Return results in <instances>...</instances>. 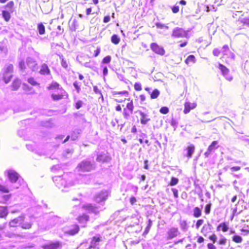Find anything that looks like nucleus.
Instances as JSON below:
<instances>
[{"label":"nucleus","instance_id":"obj_1","mask_svg":"<svg viewBox=\"0 0 249 249\" xmlns=\"http://www.w3.org/2000/svg\"><path fill=\"white\" fill-rule=\"evenodd\" d=\"M56 186L63 191H67V189L74 185V183L70 180L66 175L63 177L56 176L53 178Z\"/></svg>","mask_w":249,"mask_h":249},{"label":"nucleus","instance_id":"obj_2","mask_svg":"<svg viewBox=\"0 0 249 249\" xmlns=\"http://www.w3.org/2000/svg\"><path fill=\"white\" fill-rule=\"evenodd\" d=\"M94 168L93 165L90 161L83 160L78 165L77 169L78 171L89 172L94 169Z\"/></svg>","mask_w":249,"mask_h":249},{"label":"nucleus","instance_id":"obj_3","mask_svg":"<svg viewBox=\"0 0 249 249\" xmlns=\"http://www.w3.org/2000/svg\"><path fill=\"white\" fill-rule=\"evenodd\" d=\"M13 70V66L11 64L7 66L5 69L3 70L2 74V77L6 84L9 82L12 77V72Z\"/></svg>","mask_w":249,"mask_h":249},{"label":"nucleus","instance_id":"obj_4","mask_svg":"<svg viewBox=\"0 0 249 249\" xmlns=\"http://www.w3.org/2000/svg\"><path fill=\"white\" fill-rule=\"evenodd\" d=\"M186 36V32L183 29L178 27L174 29L172 34V36L176 38L184 37Z\"/></svg>","mask_w":249,"mask_h":249},{"label":"nucleus","instance_id":"obj_5","mask_svg":"<svg viewBox=\"0 0 249 249\" xmlns=\"http://www.w3.org/2000/svg\"><path fill=\"white\" fill-rule=\"evenodd\" d=\"M108 194L107 191H102L95 195L94 197L95 201L97 203H100L106 200L107 199Z\"/></svg>","mask_w":249,"mask_h":249},{"label":"nucleus","instance_id":"obj_6","mask_svg":"<svg viewBox=\"0 0 249 249\" xmlns=\"http://www.w3.org/2000/svg\"><path fill=\"white\" fill-rule=\"evenodd\" d=\"M218 69L221 71L223 75L229 81L232 79V77L230 74V71L225 66L219 64Z\"/></svg>","mask_w":249,"mask_h":249},{"label":"nucleus","instance_id":"obj_7","mask_svg":"<svg viewBox=\"0 0 249 249\" xmlns=\"http://www.w3.org/2000/svg\"><path fill=\"white\" fill-rule=\"evenodd\" d=\"M24 215H20L13 220H11L9 223V225L11 227H16L21 225L24 220Z\"/></svg>","mask_w":249,"mask_h":249},{"label":"nucleus","instance_id":"obj_8","mask_svg":"<svg viewBox=\"0 0 249 249\" xmlns=\"http://www.w3.org/2000/svg\"><path fill=\"white\" fill-rule=\"evenodd\" d=\"M7 176L11 183H16L19 177V175L13 170L7 171Z\"/></svg>","mask_w":249,"mask_h":249},{"label":"nucleus","instance_id":"obj_9","mask_svg":"<svg viewBox=\"0 0 249 249\" xmlns=\"http://www.w3.org/2000/svg\"><path fill=\"white\" fill-rule=\"evenodd\" d=\"M180 232L178 228L172 227L167 232L168 240H171L177 237Z\"/></svg>","mask_w":249,"mask_h":249},{"label":"nucleus","instance_id":"obj_10","mask_svg":"<svg viewBox=\"0 0 249 249\" xmlns=\"http://www.w3.org/2000/svg\"><path fill=\"white\" fill-rule=\"evenodd\" d=\"M150 48L153 52L158 54L163 55L165 53V51L163 48L159 46L156 43H152L150 45Z\"/></svg>","mask_w":249,"mask_h":249},{"label":"nucleus","instance_id":"obj_11","mask_svg":"<svg viewBox=\"0 0 249 249\" xmlns=\"http://www.w3.org/2000/svg\"><path fill=\"white\" fill-rule=\"evenodd\" d=\"M26 65L32 71H35L37 69L36 62L32 58L28 57L26 60Z\"/></svg>","mask_w":249,"mask_h":249},{"label":"nucleus","instance_id":"obj_12","mask_svg":"<svg viewBox=\"0 0 249 249\" xmlns=\"http://www.w3.org/2000/svg\"><path fill=\"white\" fill-rule=\"evenodd\" d=\"M136 113H139L141 116V123L142 124H146L149 121H150V118L148 114L145 113L141 110H138Z\"/></svg>","mask_w":249,"mask_h":249},{"label":"nucleus","instance_id":"obj_13","mask_svg":"<svg viewBox=\"0 0 249 249\" xmlns=\"http://www.w3.org/2000/svg\"><path fill=\"white\" fill-rule=\"evenodd\" d=\"M101 237L100 234H97L92 237L90 242L89 249L96 248L99 245V242L101 241Z\"/></svg>","mask_w":249,"mask_h":249},{"label":"nucleus","instance_id":"obj_14","mask_svg":"<svg viewBox=\"0 0 249 249\" xmlns=\"http://www.w3.org/2000/svg\"><path fill=\"white\" fill-rule=\"evenodd\" d=\"M221 52L224 55H226L228 57L233 59L234 58V54L229 50V48L227 45L223 46Z\"/></svg>","mask_w":249,"mask_h":249},{"label":"nucleus","instance_id":"obj_15","mask_svg":"<svg viewBox=\"0 0 249 249\" xmlns=\"http://www.w3.org/2000/svg\"><path fill=\"white\" fill-rule=\"evenodd\" d=\"M196 106L197 105L196 103L186 102L184 104V109L183 110L184 113H188L191 109L195 108L196 107Z\"/></svg>","mask_w":249,"mask_h":249},{"label":"nucleus","instance_id":"obj_16","mask_svg":"<svg viewBox=\"0 0 249 249\" xmlns=\"http://www.w3.org/2000/svg\"><path fill=\"white\" fill-rule=\"evenodd\" d=\"M83 208L89 213H94L96 214L99 213L98 209L90 204L84 205Z\"/></svg>","mask_w":249,"mask_h":249},{"label":"nucleus","instance_id":"obj_17","mask_svg":"<svg viewBox=\"0 0 249 249\" xmlns=\"http://www.w3.org/2000/svg\"><path fill=\"white\" fill-rule=\"evenodd\" d=\"M111 160L110 157L106 154H101L98 155L96 160L99 162H108Z\"/></svg>","mask_w":249,"mask_h":249},{"label":"nucleus","instance_id":"obj_18","mask_svg":"<svg viewBox=\"0 0 249 249\" xmlns=\"http://www.w3.org/2000/svg\"><path fill=\"white\" fill-rule=\"evenodd\" d=\"M89 216L86 214H83V215L79 216L78 218L79 222L81 224V226L83 227L86 226V223L89 221Z\"/></svg>","mask_w":249,"mask_h":249},{"label":"nucleus","instance_id":"obj_19","mask_svg":"<svg viewBox=\"0 0 249 249\" xmlns=\"http://www.w3.org/2000/svg\"><path fill=\"white\" fill-rule=\"evenodd\" d=\"M61 247V244L58 242L52 243L44 246L45 249H57Z\"/></svg>","mask_w":249,"mask_h":249},{"label":"nucleus","instance_id":"obj_20","mask_svg":"<svg viewBox=\"0 0 249 249\" xmlns=\"http://www.w3.org/2000/svg\"><path fill=\"white\" fill-rule=\"evenodd\" d=\"M79 231V228L78 225H74L72 226L71 229L68 230V231H66L65 232L67 233L68 234L73 235L77 233Z\"/></svg>","mask_w":249,"mask_h":249},{"label":"nucleus","instance_id":"obj_21","mask_svg":"<svg viewBox=\"0 0 249 249\" xmlns=\"http://www.w3.org/2000/svg\"><path fill=\"white\" fill-rule=\"evenodd\" d=\"M39 72L40 74L43 75H48L50 74V71L47 64H43L42 65Z\"/></svg>","mask_w":249,"mask_h":249},{"label":"nucleus","instance_id":"obj_22","mask_svg":"<svg viewBox=\"0 0 249 249\" xmlns=\"http://www.w3.org/2000/svg\"><path fill=\"white\" fill-rule=\"evenodd\" d=\"M64 93L65 91L63 89H61V90L58 91V94H52V97L54 100H59L62 98Z\"/></svg>","mask_w":249,"mask_h":249},{"label":"nucleus","instance_id":"obj_23","mask_svg":"<svg viewBox=\"0 0 249 249\" xmlns=\"http://www.w3.org/2000/svg\"><path fill=\"white\" fill-rule=\"evenodd\" d=\"M8 213L6 207L0 206V217L5 218Z\"/></svg>","mask_w":249,"mask_h":249},{"label":"nucleus","instance_id":"obj_24","mask_svg":"<svg viewBox=\"0 0 249 249\" xmlns=\"http://www.w3.org/2000/svg\"><path fill=\"white\" fill-rule=\"evenodd\" d=\"M196 61V58L193 55H190L187 57L185 62L187 65L193 64Z\"/></svg>","mask_w":249,"mask_h":249},{"label":"nucleus","instance_id":"obj_25","mask_svg":"<svg viewBox=\"0 0 249 249\" xmlns=\"http://www.w3.org/2000/svg\"><path fill=\"white\" fill-rule=\"evenodd\" d=\"M218 142L217 141H213L212 143L209 146L208 149L209 151L211 152L214 151L215 149L218 148Z\"/></svg>","mask_w":249,"mask_h":249},{"label":"nucleus","instance_id":"obj_26","mask_svg":"<svg viewBox=\"0 0 249 249\" xmlns=\"http://www.w3.org/2000/svg\"><path fill=\"white\" fill-rule=\"evenodd\" d=\"M10 13V12L8 11L7 10L2 11V17L6 21H8L10 20L11 18Z\"/></svg>","mask_w":249,"mask_h":249},{"label":"nucleus","instance_id":"obj_27","mask_svg":"<svg viewBox=\"0 0 249 249\" xmlns=\"http://www.w3.org/2000/svg\"><path fill=\"white\" fill-rule=\"evenodd\" d=\"M20 84H21V82L19 79H15L12 83V90H17L20 87Z\"/></svg>","mask_w":249,"mask_h":249},{"label":"nucleus","instance_id":"obj_28","mask_svg":"<svg viewBox=\"0 0 249 249\" xmlns=\"http://www.w3.org/2000/svg\"><path fill=\"white\" fill-rule=\"evenodd\" d=\"M187 157L191 158L194 152L195 146L193 144L189 145L187 148Z\"/></svg>","mask_w":249,"mask_h":249},{"label":"nucleus","instance_id":"obj_29","mask_svg":"<svg viewBox=\"0 0 249 249\" xmlns=\"http://www.w3.org/2000/svg\"><path fill=\"white\" fill-rule=\"evenodd\" d=\"M14 2L12 1H11L9 2L5 6V8L7 9V11L10 12L11 13L13 12V6H14Z\"/></svg>","mask_w":249,"mask_h":249},{"label":"nucleus","instance_id":"obj_30","mask_svg":"<svg viewBox=\"0 0 249 249\" xmlns=\"http://www.w3.org/2000/svg\"><path fill=\"white\" fill-rule=\"evenodd\" d=\"M193 212L194 216L196 217H199L201 215V211L198 207H195Z\"/></svg>","mask_w":249,"mask_h":249},{"label":"nucleus","instance_id":"obj_31","mask_svg":"<svg viewBox=\"0 0 249 249\" xmlns=\"http://www.w3.org/2000/svg\"><path fill=\"white\" fill-rule=\"evenodd\" d=\"M111 41L113 43L115 44H118L120 41V38L117 35H113L111 36Z\"/></svg>","mask_w":249,"mask_h":249},{"label":"nucleus","instance_id":"obj_32","mask_svg":"<svg viewBox=\"0 0 249 249\" xmlns=\"http://www.w3.org/2000/svg\"><path fill=\"white\" fill-rule=\"evenodd\" d=\"M160 95V91L158 89H155L150 93V97L151 99H156Z\"/></svg>","mask_w":249,"mask_h":249},{"label":"nucleus","instance_id":"obj_33","mask_svg":"<svg viewBox=\"0 0 249 249\" xmlns=\"http://www.w3.org/2000/svg\"><path fill=\"white\" fill-rule=\"evenodd\" d=\"M59 85L56 83V82H53L52 84L49 87V89H57L58 91L61 90V89H60L59 88Z\"/></svg>","mask_w":249,"mask_h":249},{"label":"nucleus","instance_id":"obj_34","mask_svg":"<svg viewBox=\"0 0 249 249\" xmlns=\"http://www.w3.org/2000/svg\"><path fill=\"white\" fill-rule=\"evenodd\" d=\"M37 29L38 31V33L40 35H43L45 33V27L42 24V23H40L38 24Z\"/></svg>","mask_w":249,"mask_h":249},{"label":"nucleus","instance_id":"obj_35","mask_svg":"<svg viewBox=\"0 0 249 249\" xmlns=\"http://www.w3.org/2000/svg\"><path fill=\"white\" fill-rule=\"evenodd\" d=\"M132 113H130V111L127 110L125 108L123 110V114L124 117L126 120H128L129 119L130 116Z\"/></svg>","mask_w":249,"mask_h":249},{"label":"nucleus","instance_id":"obj_36","mask_svg":"<svg viewBox=\"0 0 249 249\" xmlns=\"http://www.w3.org/2000/svg\"><path fill=\"white\" fill-rule=\"evenodd\" d=\"M32 225V223L30 222H25L24 223H23L21 224V226L22 228L24 229H29L31 228Z\"/></svg>","mask_w":249,"mask_h":249},{"label":"nucleus","instance_id":"obj_37","mask_svg":"<svg viewBox=\"0 0 249 249\" xmlns=\"http://www.w3.org/2000/svg\"><path fill=\"white\" fill-rule=\"evenodd\" d=\"M180 226L181 229L183 231H186L187 230L188 226H187V222L186 221H185V220L181 221L180 223Z\"/></svg>","mask_w":249,"mask_h":249},{"label":"nucleus","instance_id":"obj_38","mask_svg":"<svg viewBox=\"0 0 249 249\" xmlns=\"http://www.w3.org/2000/svg\"><path fill=\"white\" fill-rule=\"evenodd\" d=\"M222 229L223 231L225 232L227 231L228 230V226L225 223L220 224L217 227V230H219L220 228Z\"/></svg>","mask_w":249,"mask_h":249},{"label":"nucleus","instance_id":"obj_39","mask_svg":"<svg viewBox=\"0 0 249 249\" xmlns=\"http://www.w3.org/2000/svg\"><path fill=\"white\" fill-rule=\"evenodd\" d=\"M134 106L133 102L131 101L130 102L128 103L126 105V109L127 110L130 111V113L133 112Z\"/></svg>","mask_w":249,"mask_h":249},{"label":"nucleus","instance_id":"obj_40","mask_svg":"<svg viewBox=\"0 0 249 249\" xmlns=\"http://www.w3.org/2000/svg\"><path fill=\"white\" fill-rule=\"evenodd\" d=\"M232 240L237 243H241L242 241V238L239 235H234L233 237Z\"/></svg>","mask_w":249,"mask_h":249},{"label":"nucleus","instance_id":"obj_41","mask_svg":"<svg viewBox=\"0 0 249 249\" xmlns=\"http://www.w3.org/2000/svg\"><path fill=\"white\" fill-rule=\"evenodd\" d=\"M245 25L249 26V18H243L238 20Z\"/></svg>","mask_w":249,"mask_h":249},{"label":"nucleus","instance_id":"obj_42","mask_svg":"<svg viewBox=\"0 0 249 249\" xmlns=\"http://www.w3.org/2000/svg\"><path fill=\"white\" fill-rule=\"evenodd\" d=\"M178 179L177 178H175V177H172L171 178V180L170 181V185L171 186H174V185H176L177 184H178Z\"/></svg>","mask_w":249,"mask_h":249},{"label":"nucleus","instance_id":"obj_43","mask_svg":"<svg viewBox=\"0 0 249 249\" xmlns=\"http://www.w3.org/2000/svg\"><path fill=\"white\" fill-rule=\"evenodd\" d=\"M148 222H149V223H148V225L147 226V227L144 231V233H145V234H147L148 233V232L151 228V227L152 226V221L150 219H149Z\"/></svg>","mask_w":249,"mask_h":249},{"label":"nucleus","instance_id":"obj_44","mask_svg":"<svg viewBox=\"0 0 249 249\" xmlns=\"http://www.w3.org/2000/svg\"><path fill=\"white\" fill-rule=\"evenodd\" d=\"M160 112L163 114H166L169 112V109L168 107H163L160 108Z\"/></svg>","mask_w":249,"mask_h":249},{"label":"nucleus","instance_id":"obj_45","mask_svg":"<svg viewBox=\"0 0 249 249\" xmlns=\"http://www.w3.org/2000/svg\"><path fill=\"white\" fill-rule=\"evenodd\" d=\"M111 61V56L109 55H107L104 58V59L102 60V63L108 64L110 63Z\"/></svg>","mask_w":249,"mask_h":249},{"label":"nucleus","instance_id":"obj_46","mask_svg":"<svg viewBox=\"0 0 249 249\" xmlns=\"http://www.w3.org/2000/svg\"><path fill=\"white\" fill-rule=\"evenodd\" d=\"M211 204L209 203L205 206V213L206 214H208L210 213L211 211Z\"/></svg>","mask_w":249,"mask_h":249},{"label":"nucleus","instance_id":"obj_47","mask_svg":"<svg viewBox=\"0 0 249 249\" xmlns=\"http://www.w3.org/2000/svg\"><path fill=\"white\" fill-rule=\"evenodd\" d=\"M80 178H81V180L78 182V183H87V179L88 178V176H80Z\"/></svg>","mask_w":249,"mask_h":249},{"label":"nucleus","instance_id":"obj_48","mask_svg":"<svg viewBox=\"0 0 249 249\" xmlns=\"http://www.w3.org/2000/svg\"><path fill=\"white\" fill-rule=\"evenodd\" d=\"M204 223V220L203 219H199L197 221L196 227L197 229H198L199 227L203 224Z\"/></svg>","mask_w":249,"mask_h":249},{"label":"nucleus","instance_id":"obj_49","mask_svg":"<svg viewBox=\"0 0 249 249\" xmlns=\"http://www.w3.org/2000/svg\"><path fill=\"white\" fill-rule=\"evenodd\" d=\"M19 67L20 70L25 71L26 69V66L23 61H20L19 62Z\"/></svg>","mask_w":249,"mask_h":249},{"label":"nucleus","instance_id":"obj_50","mask_svg":"<svg viewBox=\"0 0 249 249\" xmlns=\"http://www.w3.org/2000/svg\"><path fill=\"white\" fill-rule=\"evenodd\" d=\"M0 191L4 193H8L9 192V189L6 186L0 185Z\"/></svg>","mask_w":249,"mask_h":249},{"label":"nucleus","instance_id":"obj_51","mask_svg":"<svg viewBox=\"0 0 249 249\" xmlns=\"http://www.w3.org/2000/svg\"><path fill=\"white\" fill-rule=\"evenodd\" d=\"M60 58H61V66L63 68L66 69L68 67V64L67 63L66 61L63 58V56H62Z\"/></svg>","mask_w":249,"mask_h":249},{"label":"nucleus","instance_id":"obj_52","mask_svg":"<svg viewBox=\"0 0 249 249\" xmlns=\"http://www.w3.org/2000/svg\"><path fill=\"white\" fill-rule=\"evenodd\" d=\"M135 89L137 91H140L142 90L141 84L139 83H136L134 85Z\"/></svg>","mask_w":249,"mask_h":249},{"label":"nucleus","instance_id":"obj_53","mask_svg":"<svg viewBox=\"0 0 249 249\" xmlns=\"http://www.w3.org/2000/svg\"><path fill=\"white\" fill-rule=\"evenodd\" d=\"M28 82L32 85L33 86H36L37 84V82L35 81L34 78H30L28 80Z\"/></svg>","mask_w":249,"mask_h":249},{"label":"nucleus","instance_id":"obj_54","mask_svg":"<svg viewBox=\"0 0 249 249\" xmlns=\"http://www.w3.org/2000/svg\"><path fill=\"white\" fill-rule=\"evenodd\" d=\"M73 85L74 87L77 90V92H79L81 89H80V86H79V85H78V82L77 81H75L73 83Z\"/></svg>","mask_w":249,"mask_h":249},{"label":"nucleus","instance_id":"obj_55","mask_svg":"<svg viewBox=\"0 0 249 249\" xmlns=\"http://www.w3.org/2000/svg\"><path fill=\"white\" fill-rule=\"evenodd\" d=\"M172 10L174 13H177L179 11V6L176 5L173 6Z\"/></svg>","mask_w":249,"mask_h":249},{"label":"nucleus","instance_id":"obj_56","mask_svg":"<svg viewBox=\"0 0 249 249\" xmlns=\"http://www.w3.org/2000/svg\"><path fill=\"white\" fill-rule=\"evenodd\" d=\"M83 105V102L82 101L79 100L77 102L75 105V107L76 109H79L80 107H82Z\"/></svg>","mask_w":249,"mask_h":249},{"label":"nucleus","instance_id":"obj_57","mask_svg":"<svg viewBox=\"0 0 249 249\" xmlns=\"http://www.w3.org/2000/svg\"><path fill=\"white\" fill-rule=\"evenodd\" d=\"M213 53L214 56H218L220 53V51L218 49H214L213 51Z\"/></svg>","mask_w":249,"mask_h":249},{"label":"nucleus","instance_id":"obj_58","mask_svg":"<svg viewBox=\"0 0 249 249\" xmlns=\"http://www.w3.org/2000/svg\"><path fill=\"white\" fill-rule=\"evenodd\" d=\"M240 169H241V167L239 166H234V167H231L230 168V170L231 171V172H233L239 171L240 170Z\"/></svg>","mask_w":249,"mask_h":249},{"label":"nucleus","instance_id":"obj_59","mask_svg":"<svg viewBox=\"0 0 249 249\" xmlns=\"http://www.w3.org/2000/svg\"><path fill=\"white\" fill-rule=\"evenodd\" d=\"M172 191L173 193V194H174V197L175 198H178V191L177 189H175V188H172Z\"/></svg>","mask_w":249,"mask_h":249},{"label":"nucleus","instance_id":"obj_60","mask_svg":"<svg viewBox=\"0 0 249 249\" xmlns=\"http://www.w3.org/2000/svg\"><path fill=\"white\" fill-rule=\"evenodd\" d=\"M170 124L172 126H173V127H175V129L176 128V127L177 126V125H178V123L177 122V121L174 120V119H172L171 121V123H170Z\"/></svg>","mask_w":249,"mask_h":249},{"label":"nucleus","instance_id":"obj_61","mask_svg":"<svg viewBox=\"0 0 249 249\" xmlns=\"http://www.w3.org/2000/svg\"><path fill=\"white\" fill-rule=\"evenodd\" d=\"M209 239L214 243L217 239V237L214 234H213L209 237Z\"/></svg>","mask_w":249,"mask_h":249},{"label":"nucleus","instance_id":"obj_62","mask_svg":"<svg viewBox=\"0 0 249 249\" xmlns=\"http://www.w3.org/2000/svg\"><path fill=\"white\" fill-rule=\"evenodd\" d=\"M103 75L104 76H106L107 75L108 73V69L107 67H105L103 68Z\"/></svg>","mask_w":249,"mask_h":249},{"label":"nucleus","instance_id":"obj_63","mask_svg":"<svg viewBox=\"0 0 249 249\" xmlns=\"http://www.w3.org/2000/svg\"><path fill=\"white\" fill-rule=\"evenodd\" d=\"M156 25L157 28H160V29H162V28H164V27L165 26L164 24L160 23H157L156 24Z\"/></svg>","mask_w":249,"mask_h":249},{"label":"nucleus","instance_id":"obj_64","mask_svg":"<svg viewBox=\"0 0 249 249\" xmlns=\"http://www.w3.org/2000/svg\"><path fill=\"white\" fill-rule=\"evenodd\" d=\"M208 249H216L215 247L212 243H209L207 245Z\"/></svg>","mask_w":249,"mask_h":249}]
</instances>
